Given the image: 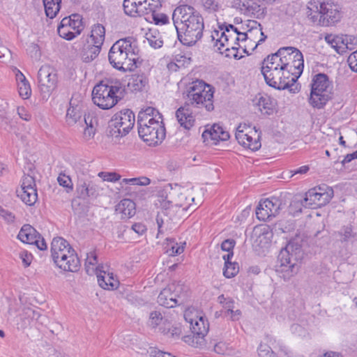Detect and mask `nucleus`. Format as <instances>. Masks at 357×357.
<instances>
[{"label": "nucleus", "instance_id": "nucleus-38", "mask_svg": "<svg viewBox=\"0 0 357 357\" xmlns=\"http://www.w3.org/2000/svg\"><path fill=\"white\" fill-rule=\"evenodd\" d=\"M66 22V20H61L57 26V33L61 38L67 40H72L77 37V35L69 29Z\"/></svg>", "mask_w": 357, "mask_h": 357}, {"label": "nucleus", "instance_id": "nucleus-30", "mask_svg": "<svg viewBox=\"0 0 357 357\" xmlns=\"http://www.w3.org/2000/svg\"><path fill=\"white\" fill-rule=\"evenodd\" d=\"M63 20L67 21L66 24L69 29L71 31L73 30L77 36L82 33L84 28L83 18L79 14H72L68 17H63Z\"/></svg>", "mask_w": 357, "mask_h": 357}, {"label": "nucleus", "instance_id": "nucleus-44", "mask_svg": "<svg viewBox=\"0 0 357 357\" xmlns=\"http://www.w3.org/2000/svg\"><path fill=\"white\" fill-rule=\"evenodd\" d=\"M121 183L132 185L146 186L151 183V179L146 176L135 177L131 178H123Z\"/></svg>", "mask_w": 357, "mask_h": 357}, {"label": "nucleus", "instance_id": "nucleus-24", "mask_svg": "<svg viewBox=\"0 0 357 357\" xmlns=\"http://www.w3.org/2000/svg\"><path fill=\"white\" fill-rule=\"evenodd\" d=\"M176 290L174 284L169 285L168 288L162 289L158 296V303L167 308H172L177 305H180L178 301L176 298V294L172 292Z\"/></svg>", "mask_w": 357, "mask_h": 357}, {"label": "nucleus", "instance_id": "nucleus-53", "mask_svg": "<svg viewBox=\"0 0 357 357\" xmlns=\"http://www.w3.org/2000/svg\"><path fill=\"white\" fill-rule=\"evenodd\" d=\"M317 192H321L324 196L326 202H330L334 195L333 189L327 185L326 184H322L317 187ZM325 202V201H324Z\"/></svg>", "mask_w": 357, "mask_h": 357}, {"label": "nucleus", "instance_id": "nucleus-16", "mask_svg": "<svg viewBox=\"0 0 357 357\" xmlns=\"http://www.w3.org/2000/svg\"><path fill=\"white\" fill-rule=\"evenodd\" d=\"M50 251L51 257L54 262L61 258L63 260L70 252H74L75 250L65 238L56 236L52 241Z\"/></svg>", "mask_w": 357, "mask_h": 357}, {"label": "nucleus", "instance_id": "nucleus-54", "mask_svg": "<svg viewBox=\"0 0 357 357\" xmlns=\"http://www.w3.org/2000/svg\"><path fill=\"white\" fill-rule=\"evenodd\" d=\"M18 92L23 99H28L31 95V89L29 82L18 83Z\"/></svg>", "mask_w": 357, "mask_h": 357}, {"label": "nucleus", "instance_id": "nucleus-1", "mask_svg": "<svg viewBox=\"0 0 357 357\" xmlns=\"http://www.w3.org/2000/svg\"><path fill=\"white\" fill-rule=\"evenodd\" d=\"M172 20L179 42L192 47L202 39L204 29V18L194 7L181 5L176 8Z\"/></svg>", "mask_w": 357, "mask_h": 357}, {"label": "nucleus", "instance_id": "nucleus-19", "mask_svg": "<svg viewBox=\"0 0 357 357\" xmlns=\"http://www.w3.org/2000/svg\"><path fill=\"white\" fill-rule=\"evenodd\" d=\"M116 123L121 128L122 134L126 136L133 128L135 114L130 109H126L114 114Z\"/></svg>", "mask_w": 357, "mask_h": 357}, {"label": "nucleus", "instance_id": "nucleus-26", "mask_svg": "<svg viewBox=\"0 0 357 357\" xmlns=\"http://www.w3.org/2000/svg\"><path fill=\"white\" fill-rule=\"evenodd\" d=\"M120 43L119 46L121 50H123L126 53H128V57L131 58H140V50L137 45V41L134 37H126L121 38L116 41ZM142 59H139L141 60Z\"/></svg>", "mask_w": 357, "mask_h": 357}, {"label": "nucleus", "instance_id": "nucleus-11", "mask_svg": "<svg viewBox=\"0 0 357 357\" xmlns=\"http://www.w3.org/2000/svg\"><path fill=\"white\" fill-rule=\"evenodd\" d=\"M139 137L150 146L160 145L166 137L165 127L157 129L156 126L137 125Z\"/></svg>", "mask_w": 357, "mask_h": 357}, {"label": "nucleus", "instance_id": "nucleus-31", "mask_svg": "<svg viewBox=\"0 0 357 357\" xmlns=\"http://www.w3.org/2000/svg\"><path fill=\"white\" fill-rule=\"evenodd\" d=\"M262 201L264 204V206L269 210L270 213L272 214L273 217L278 215L285 206V203L283 202L282 199L274 196Z\"/></svg>", "mask_w": 357, "mask_h": 357}, {"label": "nucleus", "instance_id": "nucleus-63", "mask_svg": "<svg viewBox=\"0 0 357 357\" xmlns=\"http://www.w3.org/2000/svg\"><path fill=\"white\" fill-rule=\"evenodd\" d=\"M162 7V4L160 3H159V1L158 2H155V1H151V0H148V1H146V12H147V14H153L155 12L157 11L158 9Z\"/></svg>", "mask_w": 357, "mask_h": 357}, {"label": "nucleus", "instance_id": "nucleus-8", "mask_svg": "<svg viewBox=\"0 0 357 357\" xmlns=\"http://www.w3.org/2000/svg\"><path fill=\"white\" fill-rule=\"evenodd\" d=\"M119 44L120 43H114L109 51L108 59L110 64L122 72L134 71L142 64L143 60L128 57V53L121 50Z\"/></svg>", "mask_w": 357, "mask_h": 357}, {"label": "nucleus", "instance_id": "nucleus-64", "mask_svg": "<svg viewBox=\"0 0 357 357\" xmlns=\"http://www.w3.org/2000/svg\"><path fill=\"white\" fill-rule=\"evenodd\" d=\"M347 63L350 69L357 73V50L352 52L347 59Z\"/></svg>", "mask_w": 357, "mask_h": 357}, {"label": "nucleus", "instance_id": "nucleus-59", "mask_svg": "<svg viewBox=\"0 0 357 357\" xmlns=\"http://www.w3.org/2000/svg\"><path fill=\"white\" fill-rule=\"evenodd\" d=\"M98 176L102 178L103 181L116 182L120 180L121 176L116 172H100Z\"/></svg>", "mask_w": 357, "mask_h": 357}, {"label": "nucleus", "instance_id": "nucleus-61", "mask_svg": "<svg viewBox=\"0 0 357 357\" xmlns=\"http://www.w3.org/2000/svg\"><path fill=\"white\" fill-rule=\"evenodd\" d=\"M20 258L25 268L29 267L32 261L33 256L27 250H23L20 253Z\"/></svg>", "mask_w": 357, "mask_h": 357}, {"label": "nucleus", "instance_id": "nucleus-40", "mask_svg": "<svg viewBox=\"0 0 357 357\" xmlns=\"http://www.w3.org/2000/svg\"><path fill=\"white\" fill-rule=\"evenodd\" d=\"M167 252H171L169 255L176 256L181 254L184 251L183 245H178L175 241V238H167Z\"/></svg>", "mask_w": 357, "mask_h": 357}, {"label": "nucleus", "instance_id": "nucleus-47", "mask_svg": "<svg viewBox=\"0 0 357 357\" xmlns=\"http://www.w3.org/2000/svg\"><path fill=\"white\" fill-rule=\"evenodd\" d=\"M314 241L317 245L319 247H324L325 245L328 244L330 241V236L328 231L318 230L314 234Z\"/></svg>", "mask_w": 357, "mask_h": 357}, {"label": "nucleus", "instance_id": "nucleus-25", "mask_svg": "<svg viewBox=\"0 0 357 357\" xmlns=\"http://www.w3.org/2000/svg\"><path fill=\"white\" fill-rule=\"evenodd\" d=\"M149 84V79L144 73L133 74L128 79V89L132 93L143 91Z\"/></svg>", "mask_w": 357, "mask_h": 357}, {"label": "nucleus", "instance_id": "nucleus-36", "mask_svg": "<svg viewBox=\"0 0 357 357\" xmlns=\"http://www.w3.org/2000/svg\"><path fill=\"white\" fill-rule=\"evenodd\" d=\"M103 268V266L102 265H98L96 268V274H97V278H98V284L99 286L104 289H116L117 288V284L116 282H107L105 280V271H102L101 268Z\"/></svg>", "mask_w": 357, "mask_h": 357}, {"label": "nucleus", "instance_id": "nucleus-27", "mask_svg": "<svg viewBox=\"0 0 357 357\" xmlns=\"http://www.w3.org/2000/svg\"><path fill=\"white\" fill-rule=\"evenodd\" d=\"M243 8L245 10V14L254 15L257 19H264L266 15V8H261V6L253 1V0H245L243 1Z\"/></svg>", "mask_w": 357, "mask_h": 357}, {"label": "nucleus", "instance_id": "nucleus-9", "mask_svg": "<svg viewBox=\"0 0 357 357\" xmlns=\"http://www.w3.org/2000/svg\"><path fill=\"white\" fill-rule=\"evenodd\" d=\"M319 24L324 26L335 25L343 16L342 6L332 0L321 2L319 6Z\"/></svg>", "mask_w": 357, "mask_h": 357}, {"label": "nucleus", "instance_id": "nucleus-22", "mask_svg": "<svg viewBox=\"0 0 357 357\" xmlns=\"http://www.w3.org/2000/svg\"><path fill=\"white\" fill-rule=\"evenodd\" d=\"M54 263L63 271L72 273L78 272L81 267L80 260L75 250L74 252H70L63 260L61 258L58 259V261H54Z\"/></svg>", "mask_w": 357, "mask_h": 357}, {"label": "nucleus", "instance_id": "nucleus-52", "mask_svg": "<svg viewBox=\"0 0 357 357\" xmlns=\"http://www.w3.org/2000/svg\"><path fill=\"white\" fill-rule=\"evenodd\" d=\"M172 60L178 63L181 68H187L190 65L192 59L190 56H187L185 54H177L173 55Z\"/></svg>", "mask_w": 357, "mask_h": 357}, {"label": "nucleus", "instance_id": "nucleus-17", "mask_svg": "<svg viewBox=\"0 0 357 357\" xmlns=\"http://www.w3.org/2000/svg\"><path fill=\"white\" fill-rule=\"evenodd\" d=\"M190 331L193 334V345L196 347H202L204 344V337L209 329V324L205 320L204 317L196 316L194 324L190 326Z\"/></svg>", "mask_w": 357, "mask_h": 357}, {"label": "nucleus", "instance_id": "nucleus-13", "mask_svg": "<svg viewBox=\"0 0 357 357\" xmlns=\"http://www.w3.org/2000/svg\"><path fill=\"white\" fill-rule=\"evenodd\" d=\"M324 201H326L324 196H323L321 192H317V188H313L310 189L305 193V197L302 202H294L293 203L291 204V207L295 206L296 208V212L301 213L302 206L305 207L314 208L317 207L325 206L326 204L329 203V202H324Z\"/></svg>", "mask_w": 357, "mask_h": 357}, {"label": "nucleus", "instance_id": "nucleus-10", "mask_svg": "<svg viewBox=\"0 0 357 357\" xmlns=\"http://www.w3.org/2000/svg\"><path fill=\"white\" fill-rule=\"evenodd\" d=\"M244 128H246V124H244L243 126L240 124L237 127L235 133L236 139L244 148L249 149L252 151H258L261 146L260 128L257 129L256 127H254L255 130H251L249 132H245Z\"/></svg>", "mask_w": 357, "mask_h": 357}, {"label": "nucleus", "instance_id": "nucleus-12", "mask_svg": "<svg viewBox=\"0 0 357 357\" xmlns=\"http://www.w3.org/2000/svg\"><path fill=\"white\" fill-rule=\"evenodd\" d=\"M17 237L24 243L35 245L40 250L47 249L44 238L33 227L29 224H25L21 227Z\"/></svg>", "mask_w": 357, "mask_h": 357}, {"label": "nucleus", "instance_id": "nucleus-42", "mask_svg": "<svg viewBox=\"0 0 357 357\" xmlns=\"http://www.w3.org/2000/svg\"><path fill=\"white\" fill-rule=\"evenodd\" d=\"M239 271V266L237 262H231L224 265L223 275L226 278L235 277Z\"/></svg>", "mask_w": 357, "mask_h": 357}, {"label": "nucleus", "instance_id": "nucleus-14", "mask_svg": "<svg viewBox=\"0 0 357 357\" xmlns=\"http://www.w3.org/2000/svg\"><path fill=\"white\" fill-rule=\"evenodd\" d=\"M295 223L293 220H280L278 221L270 230L269 227H265L261 229V232L258 236L260 243H262V239H266L265 243H269L271 241L273 231L277 234L279 233H289L294 231Z\"/></svg>", "mask_w": 357, "mask_h": 357}, {"label": "nucleus", "instance_id": "nucleus-35", "mask_svg": "<svg viewBox=\"0 0 357 357\" xmlns=\"http://www.w3.org/2000/svg\"><path fill=\"white\" fill-rule=\"evenodd\" d=\"M90 38L92 43L102 47L105 38V29L101 24H96L92 26Z\"/></svg>", "mask_w": 357, "mask_h": 357}, {"label": "nucleus", "instance_id": "nucleus-3", "mask_svg": "<svg viewBox=\"0 0 357 357\" xmlns=\"http://www.w3.org/2000/svg\"><path fill=\"white\" fill-rule=\"evenodd\" d=\"M302 245L295 239H291L283 248L278 257L275 271L284 280H289L296 275L300 268L298 258L302 254Z\"/></svg>", "mask_w": 357, "mask_h": 357}, {"label": "nucleus", "instance_id": "nucleus-7", "mask_svg": "<svg viewBox=\"0 0 357 357\" xmlns=\"http://www.w3.org/2000/svg\"><path fill=\"white\" fill-rule=\"evenodd\" d=\"M281 66L275 61H267V56L263 60L261 71L267 85L279 91L289 89L291 93L298 92L301 86H295L296 82H293L292 79L281 85Z\"/></svg>", "mask_w": 357, "mask_h": 357}, {"label": "nucleus", "instance_id": "nucleus-62", "mask_svg": "<svg viewBox=\"0 0 357 357\" xmlns=\"http://www.w3.org/2000/svg\"><path fill=\"white\" fill-rule=\"evenodd\" d=\"M236 241L233 238H227L221 243V250L225 252L234 251Z\"/></svg>", "mask_w": 357, "mask_h": 357}, {"label": "nucleus", "instance_id": "nucleus-41", "mask_svg": "<svg viewBox=\"0 0 357 357\" xmlns=\"http://www.w3.org/2000/svg\"><path fill=\"white\" fill-rule=\"evenodd\" d=\"M256 216L257 219L262 221H266L273 217V215L270 213L269 210L264 206V204L262 200L259 202L256 208Z\"/></svg>", "mask_w": 357, "mask_h": 357}, {"label": "nucleus", "instance_id": "nucleus-58", "mask_svg": "<svg viewBox=\"0 0 357 357\" xmlns=\"http://www.w3.org/2000/svg\"><path fill=\"white\" fill-rule=\"evenodd\" d=\"M26 51L33 59H38L40 57V49L38 44L31 43L27 47Z\"/></svg>", "mask_w": 357, "mask_h": 357}, {"label": "nucleus", "instance_id": "nucleus-60", "mask_svg": "<svg viewBox=\"0 0 357 357\" xmlns=\"http://www.w3.org/2000/svg\"><path fill=\"white\" fill-rule=\"evenodd\" d=\"M218 301L224 308L234 307V301L232 298L225 297L224 294H221L218 297Z\"/></svg>", "mask_w": 357, "mask_h": 357}, {"label": "nucleus", "instance_id": "nucleus-5", "mask_svg": "<svg viewBox=\"0 0 357 357\" xmlns=\"http://www.w3.org/2000/svg\"><path fill=\"white\" fill-rule=\"evenodd\" d=\"M267 61H275L281 66V70L289 69L296 72L297 75L292 77V82H297L304 68V59L302 52L294 47H280L276 52L267 56Z\"/></svg>", "mask_w": 357, "mask_h": 357}, {"label": "nucleus", "instance_id": "nucleus-57", "mask_svg": "<svg viewBox=\"0 0 357 357\" xmlns=\"http://www.w3.org/2000/svg\"><path fill=\"white\" fill-rule=\"evenodd\" d=\"M152 20L156 25H164L169 23V17L165 13L155 12L151 14Z\"/></svg>", "mask_w": 357, "mask_h": 357}, {"label": "nucleus", "instance_id": "nucleus-34", "mask_svg": "<svg viewBox=\"0 0 357 357\" xmlns=\"http://www.w3.org/2000/svg\"><path fill=\"white\" fill-rule=\"evenodd\" d=\"M257 105L263 114L270 116L275 112L273 100L269 96H261Z\"/></svg>", "mask_w": 357, "mask_h": 357}, {"label": "nucleus", "instance_id": "nucleus-56", "mask_svg": "<svg viewBox=\"0 0 357 357\" xmlns=\"http://www.w3.org/2000/svg\"><path fill=\"white\" fill-rule=\"evenodd\" d=\"M98 262V257L97 255L93 252H90L87 255V258L85 261V270L87 274L91 275V273H93V268L91 270L89 268V265L94 266Z\"/></svg>", "mask_w": 357, "mask_h": 357}, {"label": "nucleus", "instance_id": "nucleus-49", "mask_svg": "<svg viewBox=\"0 0 357 357\" xmlns=\"http://www.w3.org/2000/svg\"><path fill=\"white\" fill-rule=\"evenodd\" d=\"M338 234L340 236V240L342 242L348 241L351 238H354L356 235V234L353 231L351 225L342 227L340 231L338 232Z\"/></svg>", "mask_w": 357, "mask_h": 357}, {"label": "nucleus", "instance_id": "nucleus-28", "mask_svg": "<svg viewBox=\"0 0 357 357\" xmlns=\"http://www.w3.org/2000/svg\"><path fill=\"white\" fill-rule=\"evenodd\" d=\"M116 210L121 213L122 219H129L136 213V204L130 199H123L117 205Z\"/></svg>", "mask_w": 357, "mask_h": 357}, {"label": "nucleus", "instance_id": "nucleus-43", "mask_svg": "<svg viewBox=\"0 0 357 357\" xmlns=\"http://www.w3.org/2000/svg\"><path fill=\"white\" fill-rule=\"evenodd\" d=\"M162 115L157 109L153 107H147L144 110H142L139 112L137 116V121H146L151 116H157Z\"/></svg>", "mask_w": 357, "mask_h": 357}, {"label": "nucleus", "instance_id": "nucleus-4", "mask_svg": "<svg viewBox=\"0 0 357 357\" xmlns=\"http://www.w3.org/2000/svg\"><path fill=\"white\" fill-rule=\"evenodd\" d=\"M308 102L313 108L323 109L333 98V82L324 73H318L312 76Z\"/></svg>", "mask_w": 357, "mask_h": 357}, {"label": "nucleus", "instance_id": "nucleus-51", "mask_svg": "<svg viewBox=\"0 0 357 357\" xmlns=\"http://www.w3.org/2000/svg\"><path fill=\"white\" fill-rule=\"evenodd\" d=\"M20 189H37L36 188V184L35 178L33 176H31L30 175H26L24 174L21 180V186Z\"/></svg>", "mask_w": 357, "mask_h": 357}, {"label": "nucleus", "instance_id": "nucleus-45", "mask_svg": "<svg viewBox=\"0 0 357 357\" xmlns=\"http://www.w3.org/2000/svg\"><path fill=\"white\" fill-rule=\"evenodd\" d=\"M57 181L59 185L65 188L66 192L67 193L73 192V183L69 176H67L63 173H60L57 178Z\"/></svg>", "mask_w": 357, "mask_h": 357}, {"label": "nucleus", "instance_id": "nucleus-33", "mask_svg": "<svg viewBox=\"0 0 357 357\" xmlns=\"http://www.w3.org/2000/svg\"><path fill=\"white\" fill-rule=\"evenodd\" d=\"M16 193L21 200L28 206H33L38 200L37 189H17Z\"/></svg>", "mask_w": 357, "mask_h": 357}, {"label": "nucleus", "instance_id": "nucleus-55", "mask_svg": "<svg viewBox=\"0 0 357 357\" xmlns=\"http://www.w3.org/2000/svg\"><path fill=\"white\" fill-rule=\"evenodd\" d=\"M156 32L154 33L151 32L149 33V36L147 37V40L149 42V45L154 48V49H158L162 47L163 45V40H162L161 37H157L156 36Z\"/></svg>", "mask_w": 357, "mask_h": 357}, {"label": "nucleus", "instance_id": "nucleus-46", "mask_svg": "<svg viewBox=\"0 0 357 357\" xmlns=\"http://www.w3.org/2000/svg\"><path fill=\"white\" fill-rule=\"evenodd\" d=\"M146 124V126H156L157 129L160 128V127H165V123L163 122V116L162 115L157 116H151L149 119H146V121H137V125Z\"/></svg>", "mask_w": 357, "mask_h": 357}, {"label": "nucleus", "instance_id": "nucleus-23", "mask_svg": "<svg viewBox=\"0 0 357 357\" xmlns=\"http://www.w3.org/2000/svg\"><path fill=\"white\" fill-rule=\"evenodd\" d=\"M176 117L180 126L186 130H190L195 122V119L192 116L189 105L178 108L176 111Z\"/></svg>", "mask_w": 357, "mask_h": 357}, {"label": "nucleus", "instance_id": "nucleus-32", "mask_svg": "<svg viewBox=\"0 0 357 357\" xmlns=\"http://www.w3.org/2000/svg\"><path fill=\"white\" fill-rule=\"evenodd\" d=\"M45 15L54 19L61 8L62 0H42Z\"/></svg>", "mask_w": 357, "mask_h": 357}, {"label": "nucleus", "instance_id": "nucleus-6", "mask_svg": "<svg viewBox=\"0 0 357 357\" xmlns=\"http://www.w3.org/2000/svg\"><path fill=\"white\" fill-rule=\"evenodd\" d=\"M215 88L204 80L197 79L187 86V97L190 104L197 107H204L207 112L214 109Z\"/></svg>", "mask_w": 357, "mask_h": 357}, {"label": "nucleus", "instance_id": "nucleus-2", "mask_svg": "<svg viewBox=\"0 0 357 357\" xmlns=\"http://www.w3.org/2000/svg\"><path fill=\"white\" fill-rule=\"evenodd\" d=\"M127 90L118 79H105L97 84L92 91L93 103L102 109H109L114 107L124 98Z\"/></svg>", "mask_w": 357, "mask_h": 357}, {"label": "nucleus", "instance_id": "nucleus-20", "mask_svg": "<svg viewBox=\"0 0 357 357\" xmlns=\"http://www.w3.org/2000/svg\"><path fill=\"white\" fill-rule=\"evenodd\" d=\"M202 136L204 142L211 139L215 144L220 141H227L230 137L229 133L218 123H214L209 129H206Z\"/></svg>", "mask_w": 357, "mask_h": 357}, {"label": "nucleus", "instance_id": "nucleus-48", "mask_svg": "<svg viewBox=\"0 0 357 357\" xmlns=\"http://www.w3.org/2000/svg\"><path fill=\"white\" fill-rule=\"evenodd\" d=\"M81 113L77 107H70L66 113V119L68 124L76 123L81 118Z\"/></svg>", "mask_w": 357, "mask_h": 357}, {"label": "nucleus", "instance_id": "nucleus-15", "mask_svg": "<svg viewBox=\"0 0 357 357\" xmlns=\"http://www.w3.org/2000/svg\"><path fill=\"white\" fill-rule=\"evenodd\" d=\"M75 193L76 197L71 202L73 208H74L75 204L79 205L77 203V199L86 200L87 199L96 198L98 195V190L97 185L93 183V182L79 180L76 185Z\"/></svg>", "mask_w": 357, "mask_h": 357}, {"label": "nucleus", "instance_id": "nucleus-50", "mask_svg": "<svg viewBox=\"0 0 357 357\" xmlns=\"http://www.w3.org/2000/svg\"><path fill=\"white\" fill-rule=\"evenodd\" d=\"M257 352L259 357H278L277 354L266 344L260 343L257 347Z\"/></svg>", "mask_w": 357, "mask_h": 357}, {"label": "nucleus", "instance_id": "nucleus-18", "mask_svg": "<svg viewBox=\"0 0 357 357\" xmlns=\"http://www.w3.org/2000/svg\"><path fill=\"white\" fill-rule=\"evenodd\" d=\"M46 67H40L38 72V89L42 96L43 100H47L51 93L57 86V82L55 79L48 80L47 79V72L49 70ZM50 73H48V75Z\"/></svg>", "mask_w": 357, "mask_h": 357}, {"label": "nucleus", "instance_id": "nucleus-37", "mask_svg": "<svg viewBox=\"0 0 357 357\" xmlns=\"http://www.w3.org/2000/svg\"><path fill=\"white\" fill-rule=\"evenodd\" d=\"M103 268V266L102 265H98L96 268V274H97V278H98V284L99 286L104 289H116L117 288V284L116 282H107L105 280V271H102L101 268Z\"/></svg>", "mask_w": 357, "mask_h": 357}, {"label": "nucleus", "instance_id": "nucleus-39", "mask_svg": "<svg viewBox=\"0 0 357 357\" xmlns=\"http://www.w3.org/2000/svg\"><path fill=\"white\" fill-rule=\"evenodd\" d=\"M106 135L108 137H114L116 138L124 136L121 132V128L119 127V125L116 123L114 116L108 123V126L106 129Z\"/></svg>", "mask_w": 357, "mask_h": 357}, {"label": "nucleus", "instance_id": "nucleus-21", "mask_svg": "<svg viewBox=\"0 0 357 357\" xmlns=\"http://www.w3.org/2000/svg\"><path fill=\"white\" fill-rule=\"evenodd\" d=\"M146 1L147 0H124L123 7L125 14L130 17L146 15Z\"/></svg>", "mask_w": 357, "mask_h": 357}, {"label": "nucleus", "instance_id": "nucleus-29", "mask_svg": "<svg viewBox=\"0 0 357 357\" xmlns=\"http://www.w3.org/2000/svg\"><path fill=\"white\" fill-rule=\"evenodd\" d=\"M102 47L100 45L89 43L84 44L82 52L81 57L83 62L89 63L94 60L100 54Z\"/></svg>", "mask_w": 357, "mask_h": 357}]
</instances>
